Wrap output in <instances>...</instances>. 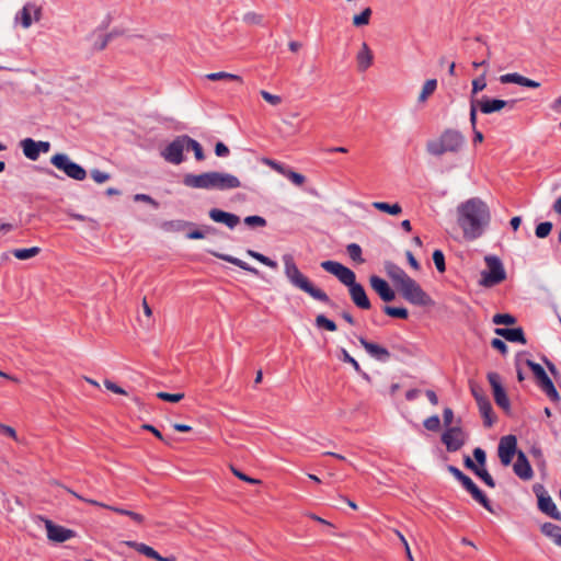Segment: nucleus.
Returning <instances> with one entry per match:
<instances>
[{"mask_svg":"<svg viewBox=\"0 0 561 561\" xmlns=\"http://www.w3.org/2000/svg\"><path fill=\"white\" fill-rule=\"evenodd\" d=\"M457 224L466 241L482 237L491 221L488 204L479 197H471L460 203L456 209Z\"/></svg>","mask_w":561,"mask_h":561,"instance_id":"1","label":"nucleus"},{"mask_svg":"<svg viewBox=\"0 0 561 561\" xmlns=\"http://www.w3.org/2000/svg\"><path fill=\"white\" fill-rule=\"evenodd\" d=\"M183 184L191 188L217 191L237 190L242 186L238 176L219 171H209L201 174H185L183 178Z\"/></svg>","mask_w":561,"mask_h":561,"instance_id":"2","label":"nucleus"},{"mask_svg":"<svg viewBox=\"0 0 561 561\" xmlns=\"http://www.w3.org/2000/svg\"><path fill=\"white\" fill-rule=\"evenodd\" d=\"M284 263V274L288 280V283L308 294L310 297H312L316 300L322 301V302H330L329 296L319 287H317L297 266L294 257L291 254H285L282 257Z\"/></svg>","mask_w":561,"mask_h":561,"instance_id":"3","label":"nucleus"},{"mask_svg":"<svg viewBox=\"0 0 561 561\" xmlns=\"http://www.w3.org/2000/svg\"><path fill=\"white\" fill-rule=\"evenodd\" d=\"M465 145V136L456 129H446L442 135L426 144V151L434 156L440 157L447 152L457 153Z\"/></svg>","mask_w":561,"mask_h":561,"instance_id":"4","label":"nucleus"},{"mask_svg":"<svg viewBox=\"0 0 561 561\" xmlns=\"http://www.w3.org/2000/svg\"><path fill=\"white\" fill-rule=\"evenodd\" d=\"M486 268L481 272L479 284L482 287L490 288L506 279V272L500 257L486 255L484 257Z\"/></svg>","mask_w":561,"mask_h":561,"instance_id":"5","label":"nucleus"},{"mask_svg":"<svg viewBox=\"0 0 561 561\" xmlns=\"http://www.w3.org/2000/svg\"><path fill=\"white\" fill-rule=\"evenodd\" d=\"M397 289L412 305L432 306L434 304L431 297L410 276Z\"/></svg>","mask_w":561,"mask_h":561,"instance_id":"6","label":"nucleus"},{"mask_svg":"<svg viewBox=\"0 0 561 561\" xmlns=\"http://www.w3.org/2000/svg\"><path fill=\"white\" fill-rule=\"evenodd\" d=\"M187 135L175 137L161 150V157L171 164H181L184 161L183 152L187 150Z\"/></svg>","mask_w":561,"mask_h":561,"instance_id":"7","label":"nucleus"},{"mask_svg":"<svg viewBox=\"0 0 561 561\" xmlns=\"http://www.w3.org/2000/svg\"><path fill=\"white\" fill-rule=\"evenodd\" d=\"M38 519L44 524L48 541L53 543H64L77 536L73 529L66 528L61 525L54 523L44 516H38Z\"/></svg>","mask_w":561,"mask_h":561,"instance_id":"8","label":"nucleus"},{"mask_svg":"<svg viewBox=\"0 0 561 561\" xmlns=\"http://www.w3.org/2000/svg\"><path fill=\"white\" fill-rule=\"evenodd\" d=\"M53 165H55L58 170L64 171L69 178L82 181L87 176L85 170L72 162L69 157L65 153H56L50 159Z\"/></svg>","mask_w":561,"mask_h":561,"instance_id":"9","label":"nucleus"},{"mask_svg":"<svg viewBox=\"0 0 561 561\" xmlns=\"http://www.w3.org/2000/svg\"><path fill=\"white\" fill-rule=\"evenodd\" d=\"M321 267L337 277L348 288L356 283L355 273L339 262L324 261L321 263Z\"/></svg>","mask_w":561,"mask_h":561,"instance_id":"10","label":"nucleus"},{"mask_svg":"<svg viewBox=\"0 0 561 561\" xmlns=\"http://www.w3.org/2000/svg\"><path fill=\"white\" fill-rule=\"evenodd\" d=\"M534 492L538 499V508L556 520H561V513L552 499L547 494L542 484H535Z\"/></svg>","mask_w":561,"mask_h":561,"instance_id":"11","label":"nucleus"},{"mask_svg":"<svg viewBox=\"0 0 561 561\" xmlns=\"http://www.w3.org/2000/svg\"><path fill=\"white\" fill-rule=\"evenodd\" d=\"M466 440L467 434L459 425L446 428L442 435V442L450 453L459 450L466 444Z\"/></svg>","mask_w":561,"mask_h":561,"instance_id":"12","label":"nucleus"},{"mask_svg":"<svg viewBox=\"0 0 561 561\" xmlns=\"http://www.w3.org/2000/svg\"><path fill=\"white\" fill-rule=\"evenodd\" d=\"M42 16V8L36 3L28 2L16 14L15 22L20 23L22 27L28 28L33 22H38Z\"/></svg>","mask_w":561,"mask_h":561,"instance_id":"13","label":"nucleus"},{"mask_svg":"<svg viewBox=\"0 0 561 561\" xmlns=\"http://www.w3.org/2000/svg\"><path fill=\"white\" fill-rule=\"evenodd\" d=\"M517 439L514 435H506L500 439L497 454L503 466L511 465L514 455L516 454Z\"/></svg>","mask_w":561,"mask_h":561,"instance_id":"14","label":"nucleus"},{"mask_svg":"<svg viewBox=\"0 0 561 561\" xmlns=\"http://www.w3.org/2000/svg\"><path fill=\"white\" fill-rule=\"evenodd\" d=\"M66 490H67L68 493H70L71 495H73L78 500H81V501H83L85 503H89V504H92V505H96V506H101V507L107 508V510H110L112 512H115L117 514L126 515V516L130 517L133 520H135L138 524H142L144 520H145L142 515H140L139 513H136L134 511H129V510H125V508H121V507H115V506H110L107 504H104V503H101V502H98V501L91 500V499H84L80 494H78L76 491H73V490H71L69 488H66Z\"/></svg>","mask_w":561,"mask_h":561,"instance_id":"15","label":"nucleus"},{"mask_svg":"<svg viewBox=\"0 0 561 561\" xmlns=\"http://www.w3.org/2000/svg\"><path fill=\"white\" fill-rule=\"evenodd\" d=\"M123 543L125 546L134 549L138 553H140L149 559L156 560V561H176L175 556L162 557L152 547H150L146 543H142V542L125 540V541H123Z\"/></svg>","mask_w":561,"mask_h":561,"instance_id":"16","label":"nucleus"},{"mask_svg":"<svg viewBox=\"0 0 561 561\" xmlns=\"http://www.w3.org/2000/svg\"><path fill=\"white\" fill-rule=\"evenodd\" d=\"M488 380L492 387L493 397H494L496 404L504 410H508L510 409V400L507 398V394H506L504 388L501 385L500 376L496 373H489Z\"/></svg>","mask_w":561,"mask_h":561,"instance_id":"17","label":"nucleus"},{"mask_svg":"<svg viewBox=\"0 0 561 561\" xmlns=\"http://www.w3.org/2000/svg\"><path fill=\"white\" fill-rule=\"evenodd\" d=\"M369 283L371 288L379 295V297L386 301H392L396 298L394 290L389 286V284L379 276H370Z\"/></svg>","mask_w":561,"mask_h":561,"instance_id":"18","label":"nucleus"},{"mask_svg":"<svg viewBox=\"0 0 561 561\" xmlns=\"http://www.w3.org/2000/svg\"><path fill=\"white\" fill-rule=\"evenodd\" d=\"M513 470L515 474L522 480H530L534 476L531 466L523 451L517 453V459L513 465Z\"/></svg>","mask_w":561,"mask_h":561,"instance_id":"19","label":"nucleus"},{"mask_svg":"<svg viewBox=\"0 0 561 561\" xmlns=\"http://www.w3.org/2000/svg\"><path fill=\"white\" fill-rule=\"evenodd\" d=\"M209 217L215 222L224 224L230 229H233L240 222V218L237 215L224 211L218 208L210 209Z\"/></svg>","mask_w":561,"mask_h":561,"instance_id":"20","label":"nucleus"},{"mask_svg":"<svg viewBox=\"0 0 561 561\" xmlns=\"http://www.w3.org/2000/svg\"><path fill=\"white\" fill-rule=\"evenodd\" d=\"M461 484L471 494V496L480 503L485 510L492 511L489 499L482 491L473 483V481L467 477Z\"/></svg>","mask_w":561,"mask_h":561,"instance_id":"21","label":"nucleus"},{"mask_svg":"<svg viewBox=\"0 0 561 561\" xmlns=\"http://www.w3.org/2000/svg\"><path fill=\"white\" fill-rule=\"evenodd\" d=\"M350 296L358 308L364 310H368L370 308V301L360 284L355 283L350 287Z\"/></svg>","mask_w":561,"mask_h":561,"instance_id":"22","label":"nucleus"},{"mask_svg":"<svg viewBox=\"0 0 561 561\" xmlns=\"http://www.w3.org/2000/svg\"><path fill=\"white\" fill-rule=\"evenodd\" d=\"M359 343L366 350V352L373 357L379 360H387L390 357L389 351L376 343L369 342L364 337H358Z\"/></svg>","mask_w":561,"mask_h":561,"instance_id":"23","label":"nucleus"},{"mask_svg":"<svg viewBox=\"0 0 561 561\" xmlns=\"http://www.w3.org/2000/svg\"><path fill=\"white\" fill-rule=\"evenodd\" d=\"M374 60L373 51L370 50L367 43L363 42L360 44L359 50L356 54V62L359 71H366L371 65Z\"/></svg>","mask_w":561,"mask_h":561,"instance_id":"24","label":"nucleus"},{"mask_svg":"<svg viewBox=\"0 0 561 561\" xmlns=\"http://www.w3.org/2000/svg\"><path fill=\"white\" fill-rule=\"evenodd\" d=\"M536 379L541 390L549 397L551 401L558 403L561 400L559 392L557 391L552 380L549 378L546 371L538 376Z\"/></svg>","mask_w":561,"mask_h":561,"instance_id":"25","label":"nucleus"},{"mask_svg":"<svg viewBox=\"0 0 561 561\" xmlns=\"http://www.w3.org/2000/svg\"><path fill=\"white\" fill-rule=\"evenodd\" d=\"M536 379L541 390L549 397L551 401L558 403L561 400L559 392L557 391L552 380L549 378L546 371L538 376Z\"/></svg>","mask_w":561,"mask_h":561,"instance_id":"26","label":"nucleus"},{"mask_svg":"<svg viewBox=\"0 0 561 561\" xmlns=\"http://www.w3.org/2000/svg\"><path fill=\"white\" fill-rule=\"evenodd\" d=\"M536 379L541 390L549 397L551 401L558 403L561 400L559 392L557 391L552 380L549 378L546 371L538 376Z\"/></svg>","mask_w":561,"mask_h":561,"instance_id":"27","label":"nucleus"},{"mask_svg":"<svg viewBox=\"0 0 561 561\" xmlns=\"http://www.w3.org/2000/svg\"><path fill=\"white\" fill-rule=\"evenodd\" d=\"M500 82L503 84L515 83V84H519V85L527 87V88H534V89L540 87L539 82L528 79L526 77H523L522 75L516 73V72L501 76Z\"/></svg>","mask_w":561,"mask_h":561,"instance_id":"28","label":"nucleus"},{"mask_svg":"<svg viewBox=\"0 0 561 561\" xmlns=\"http://www.w3.org/2000/svg\"><path fill=\"white\" fill-rule=\"evenodd\" d=\"M494 332L496 335H500L510 342H519L522 344H526V342H527L522 328H514V329L497 328V329H495Z\"/></svg>","mask_w":561,"mask_h":561,"instance_id":"29","label":"nucleus"},{"mask_svg":"<svg viewBox=\"0 0 561 561\" xmlns=\"http://www.w3.org/2000/svg\"><path fill=\"white\" fill-rule=\"evenodd\" d=\"M477 103L480 106V110L483 114H491L494 112H499L507 105V101L499 100V99H494V100L485 99V100L477 101Z\"/></svg>","mask_w":561,"mask_h":561,"instance_id":"30","label":"nucleus"},{"mask_svg":"<svg viewBox=\"0 0 561 561\" xmlns=\"http://www.w3.org/2000/svg\"><path fill=\"white\" fill-rule=\"evenodd\" d=\"M209 253L213 254L214 256L218 257V259H221L226 262H229L247 272H250L254 275H257L259 274V271L252 266H250L248 263L243 262L242 260L240 259H237L234 256H231V255H227V254H222V253H218L216 251H211L209 250Z\"/></svg>","mask_w":561,"mask_h":561,"instance_id":"31","label":"nucleus"},{"mask_svg":"<svg viewBox=\"0 0 561 561\" xmlns=\"http://www.w3.org/2000/svg\"><path fill=\"white\" fill-rule=\"evenodd\" d=\"M386 271L397 288L409 277L402 268L392 263L387 264Z\"/></svg>","mask_w":561,"mask_h":561,"instance_id":"32","label":"nucleus"},{"mask_svg":"<svg viewBox=\"0 0 561 561\" xmlns=\"http://www.w3.org/2000/svg\"><path fill=\"white\" fill-rule=\"evenodd\" d=\"M186 233V237L192 240H201L204 239L207 234L215 233L217 230L210 226H202L196 227L195 225L191 227Z\"/></svg>","mask_w":561,"mask_h":561,"instance_id":"33","label":"nucleus"},{"mask_svg":"<svg viewBox=\"0 0 561 561\" xmlns=\"http://www.w3.org/2000/svg\"><path fill=\"white\" fill-rule=\"evenodd\" d=\"M21 146L23 148L24 154L28 159L37 160L41 152H39L38 148L36 147V141H34L31 138H26V139L22 140Z\"/></svg>","mask_w":561,"mask_h":561,"instance_id":"34","label":"nucleus"},{"mask_svg":"<svg viewBox=\"0 0 561 561\" xmlns=\"http://www.w3.org/2000/svg\"><path fill=\"white\" fill-rule=\"evenodd\" d=\"M541 533L549 537L554 543L559 540L561 536V527L558 525H554L552 523H545L540 527Z\"/></svg>","mask_w":561,"mask_h":561,"instance_id":"35","label":"nucleus"},{"mask_svg":"<svg viewBox=\"0 0 561 561\" xmlns=\"http://www.w3.org/2000/svg\"><path fill=\"white\" fill-rule=\"evenodd\" d=\"M373 10L367 7L362 10L360 13L355 14L352 19V23L355 27H363L369 24Z\"/></svg>","mask_w":561,"mask_h":561,"instance_id":"36","label":"nucleus"},{"mask_svg":"<svg viewBox=\"0 0 561 561\" xmlns=\"http://www.w3.org/2000/svg\"><path fill=\"white\" fill-rule=\"evenodd\" d=\"M373 207L382 213H387L392 216H397V215L401 214V211H402V208H401L400 204H398V203L388 204V203H383V202H374Z\"/></svg>","mask_w":561,"mask_h":561,"instance_id":"37","label":"nucleus"},{"mask_svg":"<svg viewBox=\"0 0 561 561\" xmlns=\"http://www.w3.org/2000/svg\"><path fill=\"white\" fill-rule=\"evenodd\" d=\"M39 252L41 249L38 247H32L28 249H15L12 251V254L15 259L25 261L38 255Z\"/></svg>","mask_w":561,"mask_h":561,"instance_id":"38","label":"nucleus"},{"mask_svg":"<svg viewBox=\"0 0 561 561\" xmlns=\"http://www.w3.org/2000/svg\"><path fill=\"white\" fill-rule=\"evenodd\" d=\"M206 78L210 81L231 80V81H237L239 83L243 82L242 77H240L239 75L224 72V71L208 73V75H206Z\"/></svg>","mask_w":561,"mask_h":561,"instance_id":"39","label":"nucleus"},{"mask_svg":"<svg viewBox=\"0 0 561 561\" xmlns=\"http://www.w3.org/2000/svg\"><path fill=\"white\" fill-rule=\"evenodd\" d=\"M436 87H437V81L435 79L427 80L422 88V91L419 96V101L422 103L425 102L428 99V96L434 93V91L436 90Z\"/></svg>","mask_w":561,"mask_h":561,"instance_id":"40","label":"nucleus"},{"mask_svg":"<svg viewBox=\"0 0 561 561\" xmlns=\"http://www.w3.org/2000/svg\"><path fill=\"white\" fill-rule=\"evenodd\" d=\"M187 150H193L195 159L197 161H203L205 159V153L201 144L190 136H187Z\"/></svg>","mask_w":561,"mask_h":561,"instance_id":"41","label":"nucleus"},{"mask_svg":"<svg viewBox=\"0 0 561 561\" xmlns=\"http://www.w3.org/2000/svg\"><path fill=\"white\" fill-rule=\"evenodd\" d=\"M383 312L389 317L399 318V319H407L409 316L408 310L402 307L385 306Z\"/></svg>","mask_w":561,"mask_h":561,"instance_id":"42","label":"nucleus"},{"mask_svg":"<svg viewBox=\"0 0 561 561\" xmlns=\"http://www.w3.org/2000/svg\"><path fill=\"white\" fill-rule=\"evenodd\" d=\"M316 325L319 328V329H325L330 332H334L336 331V324L334 321L328 319L323 314H318L316 317Z\"/></svg>","mask_w":561,"mask_h":561,"instance_id":"43","label":"nucleus"},{"mask_svg":"<svg viewBox=\"0 0 561 561\" xmlns=\"http://www.w3.org/2000/svg\"><path fill=\"white\" fill-rule=\"evenodd\" d=\"M247 254L253 259H255L256 261L261 262L262 264L266 265L267 267L270 268H276L277 267V263L273 260H271L270 257L256 252V251H253V250H247Z\"/></svg>","mask_w":561,"mask_h":561,"instance_id":"44","label":"nucleus"},{"mask_svg":"<svg viewBox=\"0 0 561 561\" xmlns=\"http://www.w3.org/2000/svg\"><path fill=\"white\" fill-rule=\"evenodd\" d=\"M347 253L350 257L356 262L357 264L364 263V259L362 257V249L356 243H351L346 247Z\"/></svg>","mask_w":561,"mask_h":561,"instance_id":"45","label":"nucleus"},{"mask_svg":"<svg viewBox=\"0 0 561 561\" xmlns=\"http://www.w3.org/2000/svg\"><path fill=\"white\" fill-rule=\"evenodd\" d=\"M260 95L262 99L272 106H279L283 103V98L278 94H273L266 90H261Z\"/></svg>","mask_w":561,"mask_h":561,"instance_id":"46","label":"nucleus"},{"mask_svg":"<svg viewBox=\"0 0 561 561\" xmlns=\"http://www.w3.org/2000/svg\"><path fill=\"white\" fill-rule=\"evenodd\" d=\"M479 410L484 419V424L486 426H491L493 424V419H492V405H491L490 401L482 402V404L479 405Z\"/></svg>","mask_w":561,"mask_h":561,"instance_id":"47","label":"nucleus"},{"mask_svg":"<svg viewBox=\"0 0 561 561\" xmlns=\"http://www.w3.org/2000/svg\"><path fill=\"white\" fill-rule=\"evenodd\" d=\"M283 175L287 176L295 185L302 186L306 182V179L302 174L284 168Z\"/></svg>","mask_w":561,"mask_h":561,"instance_id":"48","label":"nucleus"},{"mask_svg":"<svg viewBox=\"0 0 561 561\" xmlns=\"http://www.w3.org/2000/svg\"><path fill=\"white\" fill-rule=\"evenodd\" d=\"M474 473L480 478L482 479V481L490 488H494L495 486V482L493 480V478L490 476V473L488 472V470L485 469L484 466L482 467H479L474 470Z\"/></svg>","mask_w":561,"mask_h":561,"instance_id":"49","label":"nucleus"},{"mask_svg":"<svg viewBox=\"0 0 561 561\" xmlns=\"http://www.w3.org/2000/svg\"><path fill=\"white\" fill-rule=\"evenodd\" d=\"M167 228L172 231H181L185 230L186 228L193 227L194 224L190 221L184 220H173L165 224Z\"/></svg>","mask_w":561,"mask_h":561,"instance_id":"50","label":"nucleus"},{"mask_svg":"<svg viewBox=\"0 0 561 561\" xmlns=\"http://www.w3.org/2000/svg\"><path fill=\"white\" fill-rule=\"evenodd\" d=\"M516 322V319L508 313H497L493 317V323L511 325Z\"/></svg>","mask_w":561,"mask_h":561,"instance_id":"51","label":"nucleus"},{"mask_svg":"<svg viewBox=\"0 0 561 561\" xmlns=\"http://www.w3.org/2000/svg\"><path fill=\"white\" fill-rule=\"evenodd\" d=\"M552 229V224L550 221L540 222L536 227V236L540 239H543L549 236Z\"/></svg>","mask_w":561,"mask_h":561,"instance_id":"52","label":"nucleus"},{"mask_svg":"<svg viewBox=\"0 0 561 561\" xmlns=\"http://www.w3.org/2000/svg\"><path fill=\"white\" fill-rule=\"evenodd\" d=\"M244 224L249 227H265L266 220L261 216H248L244 218Z\"/></svg>","mask_w":561,"mask_h":561,"instance_id":"53","label":"nucleus"},{"mask_svg":"<svg viewBox=\"0 0 561 561\" xmlns=\"http://www.w3.org/2000/svg\"><path fill=\"white\" fill-rule=\"evenodd\" d=\"M433 261H434V264H435L436 268L438 270V272H440V273L445 272V270H446L445 257L440 250L434 251Z\"/></svg>","mask_w":561,"mask_h":561,"instance_id":"54","label":"nucleus"},{"mask_svg":"<svg viewBox=\"0 0 561 561\" xmlns=\"http://www.w3.org/2000/svg\"><path fill=\"white\" fill-rule=\"evenodd\" d=\"M157 397L163 401L168 402H179L184 398V393H169V392H158Z\"/></svg>","mask_w":561,"mask_h":561,"instance_id":"55","label":"nucleus"},{"mask_svg":"<svg viewBox=\"0 0 561 561\" xmlns=\"http://www.w3.org/2000/svg\"><path fill=\"white\" fill-rule=\"evenodd\" d=\"M230 470L231 472L240 480L244 481V482H248V483H251V484H260L261 483V480L259 479H254V478H251L249 476H247L245 473L241 472L240 470H238L236 467L233 466H230Z\"/></svg>","mask_w":561,"mask_h":561,"instance_id":"56","label":"nucleus"},{"mask_svg":"<svg viewBox=\"0 0 561 561\" xmlns=\"http://www.w3.org/2000/svg\"><path fill=\"white\" fill-rule=\"evenodd\" d=\"M440 420L437 415H432L424 421V427L428 431L436 432L439 430Z\"/></svg>","mask_w":561,"mask_h":561,"instance_id":"57","label":"nucleus"},{"mask_svg":"<svg viewBox=\"0 0 561 561\" xmlns=\"http://www.w3.org/2000/svg\"><path fill=\"white\" fill-rule=\"evenodd\" d=\"M103 385H104V387L108 391H112L113 393H116V394H119V396H126L127 394V392L121 386H118L117 383L113 382L110 379H105L103 381Z\"/></svg>","mask_w":561,"mask_h":561,"instance_id":"58","label":"nucleus"},{"mask_svg":"<svg viewBox=\"0 0 561 561\" xmlns=\"http://www.w3.org/2000/svg\"><path fill=\"white\" fill-rule=\"evenodd\" d=\"M4 502H5V510L9 513L14 512L15 507L23 506L22 501L20 500L19 496L5 497Z\"/></svg>","mask_w":561,"mask_h":561,"instance_id":"59","label":"nucleus"},{"mask_svg":"<svg viewBox=\"0 0 561 561\" xmlns=\"http://www.w3.org/2000/svg\"><path fill=\"white\" fill-rule=\"evenodd\" d=\"M486 87L485 73L472 81V94L476 95L478 92L484 90Z\"/></svg>","mask_w":561,"mask_h":561,"instance_id":"60","label":"nucleus"},{"mask_svg":"<svg viewBox=\"0 0 561 561\" xmlns=\"http://www.w3.org/2000/svg\"><path fill=\"white\" fill-rule=\"evenodd\" d=\"M472 396L474 397L478 407L482 404V402L489 401L488 397L484 394L483 390L479 387L471 388Z\"/></svg>","mask_w":561,"mask_h":561,"instance_id":"61","label":"nucleus"},{"mask_svg":"<svg viewBox=\"0 0 561 561\" xmlns=\"http://www.w3.org/2000/svg\"><path fill=\"white\" fill-rule=\"evenodd\" d=\"M342 359L343 362L351 364L356 371H360V366L357 363V360L354 357H352L348 354V352L344 348L342 350Z\"/></svg>","mask_w":561,"mask_h":561,"instance_id":"62","label":"nucleus"},{"mask_svg":"<svg viewBox=\"0 0 561 561\" xmlns=\"http://www.w3.org/2000/svg\"><path fill=\"white\" fill-rule=\"evenodd\" d=\"M91 176L96 183H104L110 179V174L100 170H92Z\"/></svg>","mask_w":561,"mask_h":561,"instance_id":"63","label":"nucleus"},{"mask_svg":"<svg viewBox=\"0 0 561 561\" xmlns=\"http://www.w3.org/2000/svg\"><path fill=\"white\" fill-rule=\"evenodd\" d=\"M473 457H474L476 461L478 462L479 467L485 466L486 456H485V453L483 449L477 447L473 450Z\"/></svg>","mask_w":561,"mask_h":561,"instance_id":"64","label":"nucleus"}]
</instances>
